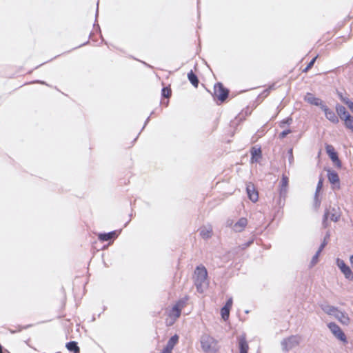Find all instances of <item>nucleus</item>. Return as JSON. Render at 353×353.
Listing matches in <instances>:
<instances>
[{
  "label": "nucleus",
  "instance_id": "1",
  "mask_svg": "<svg viewBox=\"0 0 353 353\" xmlns=\"http://www.w3.org/2000/svg\"><path fill=\"white\" fill-rule=\"evenodd\" d=\"M193 279L196 290L199 293H203L208 285V271L203 265L196 266Z\"/></svg>",
  "mask_w": 353,
  "mask_h": 353
},
{
  "label": "nucleus",
  "instance_id": "2",
  "mask_svg": "<svg viewBox=\"0 0 353 353\" xmlns=\"http://www.w3.org/2000/svg\"><path fill=\"white\" fill-rule=\"evenodd\" d=\"M201 346L205 353H217L219 352L218 341L209 334L201 336Z\"/></svg>",
  "mask_w": 353,
  "mask_h": 353
},
{
  "label": "nucleus",
  "instance_id": "3",
  "mask_svg": "<svg viewBox=\"0 0 353 353\" xmlns=\"http://www.w3.org/2000/svg\"><path fill=\"white\" fill-rule=\"evenodd\" d=\"M301 339V336L297 335H292L284 339L281 343L282 350L284 352H288L296 347L297 346H299Z\"/></svg>",
  "mask_w": 353,
  "mask_h": 353
},
{
  "label": "nucleus",
  "instance_id": "4",
  "mask_svg": "<svg viewBox=\"0 0 353 353\" xmlns=\"http://www.w3.org/2000/svg\"><path fill=\"white\" fill-rule=\"evenodd\" d=\"M229 90L224 88L221 83H216L214 86V96L221 102L225 101L228 97Z\"/></svg>",
  "mask_w": 353,
  "mask_h": 353
},
{
  "label": "nucleus",
  "instance_id": "5",
  "mask_svg": "<svg viewBox=\"0 0 353 353\" xmlns=\"http://www.w3.org/2000/svg\"><path fill=\"white\" fill-rule=\"evenodd\" d=\"M327 327H329L330 330L332 332V333L341 341L343 342L344 343H347V338L343 332V330L341 329V327L335 323H330L327 325Z\"/></svg>",
  "mask_w": 353,
  "mask_h": 353
},
{
  "label": "nucleus",
  "instance_id": "6",
  "mask_svg": "<svg viewBox=\"0 0 353 353\" xmlns=\"http://www.w3.org/2000/svg\"><path fill=\"white\" fill-rule=\"evenodd\" d=\"M336 264L345 277L350 281H353V272L350 268L347 265L343 260L339 259H337Z\"/></svg>",
  "mask_w": 353,
  "mask_h": 353
},
{
  "label": "nucleus",
  "instance_id": "7",
  "mask_svg": "<svg viewBox=\"0 0 353 353\" xmlns=\"http://www.w3.org/2000/svg\"><path fill=\"white\" fill-rule=\"evenodd\" d=\"M325 150L330 159L338 166L341 167V163L339 159L338 154L332 145H326Z\"/></svg>",
  "mask_w": 353,
  "mask_h": 353
},
{
  "label": "nucleus",
  "instance_id": "8",
  "mask_svg": "<svg viewBox=\"0 0 353 353\" xmlns=\"http://www.w3.org/2000/svg\"><path fill=\"white\" fill-rule=\"evenodd\" d=\"M304 100L311 105H314L316 106H319L321 108V107L324 106L323 101L319 98L314 97L312 93H307L304 97Z\"/></svg>",
  "mask_w": 353,
  "mask_h": 353
},
{
  "label": "nucleus",
  "instance_id": "9",
  "mask_svg": "<svg viewBox=\"0 0 353 353\" xmlns=\"http://www.w3.org/2000/svg\"><path fill=\"white\" fill-rule=\"evenodd\" d=\"M321 110L324 112L325 117L334 123L339 122V119L334 112L328 108L325 105L321 107Z\"/></svg>",
  "mask_w": 353,
  "mask_h": 353
},
{
  "label": "nucleus",
  "instance_id": "10",
  "mask_svg": "<svg viewBox=\"0 0 353 353\" xmlns=\"http://www.w3.org/2000/svg\"><path fill=\"white\" fill-rule=\"evenodd\" d=\"M248 225V219L242 217L238 220L232 226V230L235 232H242Z\"/></svg>",
  "mask_w": 353,
  "mask_h": 353
},
{
  "label": "nucleus",
  "instance_id": "11",
  "mask_svg": "<svg viewBox=\"0 0 353 353\" xmlns=\"http://www.w3.org/2000/svg\"><path fill=\"white\" fill-rule=\"evenodd\" d=\"M246 191L248 196V198L252 202H256L259 199L258 192L255 190L254 185L251 183L247 185Z\"/></svg>",
  "mask_w": 353,
  "mask_h": 353
},
{
  "label": "nucleus",
  "instance_id": "12",
  "mask_svg": "<svg viewBox=\"0 0 353 353\" xmlns=\"http://www.w3.org/2000/svg\"><path fill=\"white\" fill-rule=\"evenodd\" d=\"M288 185V178L287 176L283 174L281 180V185H280V190H279V194L280 197H285V195L287 194V189Z\"/></svg>",
  "mask_w": 353,
  "mask_h": 353
},
{
  "label": "nucleus",
  "instance_id": "13",
  "mask_svg": "<svg viewBox=\"0 0 353 353\" xmlns=\"http://www.w3.org/2000/svg\"><path fill=\"white\" fill-rule=\"evenodd\" d=\"M118 236V232L117 230L112 231L107 233H99L98 234V239L101 241H108L111 239H114Z\"/></svg>",
  "mask_w": 353,
  "mask_h": 353
},
{
  "label": "nucleus",
  "instance_id": "14",
  "mask_svg": "<svg viewBox=\"0 0 353 353\" xmlns=\"http://www.w3.org/2000/svg\"><path fill=\"white\" fill-rule=\"evenodd\" d=\"M239 353H248L249 346L244 335L238 337Z\"/></svg>",
  "mask_w": 353,
  "mask_h": 353
},
{
  "label": "nucleus",
  "instance_id": "15",
  "mask_svg": "<svg viewBox=\"0 0 353 353\" xmlns=\"http://www.w3.org/2000/svg\"><path fill=\"white\" fill-rule=\"evenodd\" d=\"M330 210V216L331 221L337 222L341 216L340 209L339 207L334 206L332 208H327Z\"/></svg>",
  "mask_w": 353,
  "mask_h": 353
},
{
  "label": "nucleus",
  "instance_id": "16",
  "mask_svg": "<svg viewBox=\"0 0 353 353\" xmlns=\"http://www.w3.org/2000/svg\"><path fill=\"white\" fill-rule=\"evenodd\" d=\"M333 316H334L336 319H338L341 323L344 325H347L350 321L347 315L345 312L339 310V309L334 314Z\"/></svg>",
  "mask_w": 353,
  "mask_h": 353
},
{
  "label": "nucleus",
  "instance_id": "17",
  "mask_svg": "<svg viewBox=\"0 0 353 353\" xmlns=\"http://www.w3.org/2000/svg\"><path fill=\"white\" fill-rule=\"evenodd\" d=\"M212 228L211 225L203 226L200 229V235L203 239H208L211 237Z\"/></svg>",
  "mask_w": 353,
  "mask_h": 353
},
{
  "label": "nucleus",
  "instance_id": "18",
  "mask_svg": "<svg viewBox=\"0 0 353 353\" xmlns=\"http://www.w3.org/2000/svg\"><path fill=\"white\" fill-rule=\"evenodd\" d=\"M327 178L330 183L335 185L336 183L339 184V177L336 171L327 170Z\"/></svg>",
  "mask_w": 353,
  "mask_h": 353
},
{
  "label": "nucleus",
  "instance_id": "19",
  "mask_svg": "<svg viewBox=\"0 0 353 353\" xmlns=\"http://www.w3.org/2000/svg\"><path fill=\"white\" fill-rule=\"evenodd\" d=\"M251 162H257L261 158V150L260 148H252L251 150Z\"/></svg>",
  "mask_w": 353,
  "mask_h": 353
},
{
  "label": "nucleus",
  "instance_id": "20",
  "mask_svg": "<svg viewBox=\"0 0 353 353\" xmlns=\"http://www.w3.org/2000/svg\"><path fill=\"white\" fill-rule=\"evenodd\" d=\"M336 110L338 115L340 117L341 119L345 120V118L347 115H350L349 112L346 110L345 108L343 105L337 104L336 105Z\"/></svg>",
  "mask_w": 353,
  "mask_h": 353
},
{
  "label": "nucleus",
  "instance_id": "21",
  "mask_svg": "<svg viewBox=\"0 0 353 353\" xmlns=\"http://www.w3.org/2000/svg\"><path fill=\"white\" fill-rule=\"evenodd\" d=\"M321 307L322 310L324 312H325L326 314H327L328 315H330V316H334V314L338 310L337 307L332 306V305H327V304H323V305H321Z\"/></svg>",
  "mask_w": 353,
  "mask_h": 353
},
{
  "label": "nucleus",
  "instance_id": "22",
  "mask_svg": "<svg viewBox=\"0 0 353 353\" xmlns=\"http://www.w3.org/2000/svg\"><path fill=\"white\" fill-rule=\"evenodd\" d=\"M188 79L194 87H198L199 81L197 76L193 72L192 70L188 73Z\"/></svg>",
  "mask_w": 353,
  "mask_h": 353
},
{
  "label": "nucleus",
  "instance_id": "23",
  "mask_svg": "<svg viewBox=\"0 0 353 353\" xmlns=\"http://www.w3.org/2000/svg\"><path fill=\"white\" fill-rule=\"evenodd\" d=\"M66 347L69 351L73 352L74 353L79 352V351H80V349H79L78 344L76 341H70V342L67 343Z\"/></svg>",
  "mask_w": 353,
  "mask_h": 353
},
{
  "label": "nucleus",
  "instance_id": "24",
  "mask_svg": "<svg viewBox=\"0 0 353 353\" xmlns=\"http://www.w3.org/2000/svg\"><path fill=\"white\" fill-rule=\"evenodd\" d=\"M179 341V336L176 334L171 336L168 340L165 347H168L170 350L172 351L174 345L177 343Z\"/></svg>",
  "mask_w": 353,
  "mask_h": 353
},
{
  "label": "nucleus",
  "instance_id": "25",
  "mask_svg": "<svg viewBox=\"0 0 353 353\" xmlns=\"http://www.w3.org/2000/svg\"><path fill=\"white\" fill-rule=\"evenodd\" d=\"M344 121L345 127L353 132V117L351 115L346 116Z\"/></svg>",
  "mask_w": 353,
  "mask_h": 353
},
{
  "label": "nucleus",
  "instance_id": "26",
  "mask_svg": "<svg viewBox=\"0 0 353 353\" xmlns=\"http://www.w3.org/2000/svg\"><path fill=\"white\" fill-rule=\"evenodd\" d=\"M230 308H229L228 307L223 306L221 308V315L222 319L224 321H226V320L228 319L229 316H230Z\"/></svg>",
  "mask_w": 353,
  "mask_h": 353
},
{
  "label": "nucleus",
  "instance_id": "27",
  "mask_svg": "<svg viewBox=\"0 0 353 353\" xmlns=\"http://www.w3.org/2000/svg\"><path fill=\"white\" fill-rule=\"evenodd\" d=\"M329 216H330V210L327 209H325L324 214H323V221H322L323 227L325 228H327L329 225V223H328Z\"/></svg>",
  "mask_w": 353,
  "mask_h": 353
},
{
  "label": "nucleus",
  "instance_id": "28",
  "mask_svg": "<svg viewBox=\"0 0 353 353\" xmlns=\"http://www.w3.org/2000/svg\"><path fill=\"white\" fill-rule=\"evenodd\" d=\"M323 187V179H320L316 186V192H315V203L316 205H320V201L317 199V194L321 190Z\"/></svg>",
  "mask_w": 353,
  "mask_h": 353
},
{
  "label": "nucleus",
  "instance_id": "29",
  "mask_svg": "<svg viewBox=\"0 0 353 353\" xmlns=\"http://www.w3.org/2000/svg\"><path fill=\"white\" fill-rule=\"evenodd\" d=\"M188 301V296H185V297L181 299L176 303V308L181 307V309L186 305L187 301Z\"/></svg>",
  "mask_w": 353,
  "mask_h": 353
},
{
  "label": "nucleus",
  "instance_id": "30",
  "mask_svg": "<svg viewBox=\"0 0 353 353\" xmlns=\"http://www.w3.org/2000/svg\"><path fill=\"white\" fill-rule=\"evenodd\" d=\"M30 327H31V325H27L26 326L18 325L17 327H16L17 329L9 328V331L12 334H14V333L21 332L23 329H27V328H28Z\"/></svg>",
  "mask_w": 353,
  "mask_h": 353
},
{
  "label": "nucleus",
  "instance_id": "31",
  "mask_svg": "<svg viewBox=\"0 0 353 353\" xmlns=\"http://www.w3.org/2000/svg\"><path fill=\"white\" fill-rule=\"evenodd\" d=\"M171 89L168 87H164L161 90V94L165 98H169L171 96Z\"/></svg>",
  "mask_w": 353,
  "mask_h": 353
},
{
  "label": "nucleus",
  "instance_id": "32",
  "mask_svg": "<svg viewBox=\"0 0 353 353\" xmlns=\"http://www.w3.org/2000/svg\"><path fill=\"white\" fill-rule=\"evenodd\" d=\"M292 123V119L291 117H288L285 119L282 120L280 122V127L281 128H285L286 125H290Z\"/></svg>",
  "mask_w": 353,
  "mask_h": 353
},
{
  "label": "nucleus",
  "instance_id": "33",
  "mask_svg": "<svg viewBox=\"0 0 353 353\" xmlns=\"http://www.w3.org/2000/svg\"><path fill=\"white\" fill-rule=\"evenodd\" d=\"M175 308H176V304L173 306V307L172 309V315H173L176 318H178L181 315V308L179 307H177V309H175Z\"/></svg>",
  "mask_w": 353,
  "mask_h": 353
},
{
  "label": "nucleus",
  "instance_id": "34",
  "mask_svg": "<svg viewBox=\"0 0 353 353\" xmlns=\"http://www.w3.org/2000/svg\"><path fill=\"white\" fill-rule=\"evenodd\" d=\"M317 59V56H316L315 57H314L310 62L309 63L307 64V65L306 66V68L303 70V72H305L307 71H308L314 64L316 60Z\"/></svg>",
  "mask_w": 353,
  "mask_h": 353
},
{
  "label": "nucleus",
  "instance_id": "35",
  "mask_svg": "<svg viewBox=\"0 0 353 353\" xmlns=\"http://www.w3.org/2000/svg\"><path fill=\"white\" fill-rule=\"evenodd\" d=\"M274 87H275V84L274 83L272 84L271 85L269 86V88L268 89L265 90L261 95H262L264 97H267L269 94L270 90L274 89Z\"/></svg>",
  "mask_w": 353,
  "mask_h": 353
},
{
  "label": "nucleus",
  "instance_id": "36",
  "mask_svg": "<svg viewBox=\"0 0 353 353\" xmlns=\"http://www.w3.org/2000/svg\"><path fill=\"white\" fill-rule=\"evenodd\" d=\"M254 242V239L252 238L251 240L248 241V242L243 243L240 245L241 249L245 250L249 246H250Z\"/></svg>",
  "mask_w": 353,
  "mask_h": 353
},
{
  "label": "nucleus",
  "instance_id": "37",
  "mask_svg": "<svg viewBox=\"0 0 353 353\" xmlns=\"http://www.w3.org/2000/svg\"><path fill=\"white\" fill-rule=\"evenodd\" d=\"M292 131L290 129H287V130H283L282 132L280 133L279 134V137L281 139H283L285 138L288 134H289L290 133H291Z\"/></svg>",
  "mask_w": 353,
  "mask_h": 353
},
{
  "label": "nucleus",
  "instance_id": "38",
  "mask_svg": "<svg viewBox=\"0 0 353 353\" xmlns=\"http://www.w3.org/2000/svg\"><path fill=\"white\" fill-rule=\"evenodd\" d=\"M288 154H289V157H288V161H289V163L290 165L292 164L293 163V161H294V157H293V154H292V148H290L289 150H288Z\"/></svg>",
  "mask_w": 353,
  "mask_h": 353
},
{
  "label": "nucleus",
  "instance_id": "39",
  "mask_svg": "<svg viewBox=\"0 0 353 353\" xmlns=\"http://www.w3.org/2000/svg\"><path fill=\"white\" fill-rule=\"evenodd\" d=\"M327 244V241H326V239H323V242L320 245L319 250H317L319 253H321L322 252V250L324 249Z\"/></svg>",
  "mask_w": 353,
  "mask_h": 353
},
{
  "label": "nucleus",
  "instance_id": "40",
  "mask_svg": "<svg viewBox=\"0 0 353 353\" xmlns=\"http://www.w3.org/2000/svg\"><path fill=\"white\" fill-rule=\"evenodd\" d=\"M232 303H233L232 298V297H230V298L227 300V301H226L225 304L224 305V306L228 307H229V308H230V309H231L232 305Z\"/></svg>",
  "mask_w": 353,
  "mask_h": 353
},
{
  "label": "nucleus",
  "instance_id": "41",
  "mask_svg": "<svg viewBox=\"0 0 353 353\" xmlns=\"http://www.w3.org/2000/svg\"><path fill=\"white\" fill-rule=\"evenodd\" d=\"M320 253H319V252L317 251L316 252V254L313 256L312 259V261L311 263L314 265L315 264L316 262H317V260H318V258H319V256Z\"/></svg>",
  "mask_w": 353,
  "mask_h": 353
},
{
  "label": "nucleus",
  "instance_id": "42",
  "mask_svg": "<svg viewBox=\"0 0 353 353\" xmlns=\"http://www.w3.org/2000/svg\"><path fill=\"white\" fill-rule=\"evenodd\" d=\"M346 105L353 113V102L352 101H350Z\"/></svg>",
  "mask_w": 353,
  "mask_h": 353
},
{
  "label": "nucleus",
  "instance_id": "43",
  "mask_svg": "<svg viewBox=\"0 0 353 353\" xmlns=\"http://www.w3.org/2000/svg\"><path fill=\"white\" fill-rule=\"evenodd\" d=\"M234 223H233V221L232 220H228L226 221V226L227 227H230L232 228V226H233Z\"/></svg>",
  "mask_w": 353,
  "mask_h": 353
},
{
  "label": "nucleus",
  "instance_id": "44",
  "mask_svg": "<svg viewBox=\"0 0 353 353\" xmlns=\"http://www.w3.org/2000/svg\"><path fill=\"white\" fill-rule=\"evenodd\" d=\"M172 352V350H170L168 347H165L163 350L161 351V352L160 353H171Z\"/></svg>",
  "mask_w": 353,
  "mask_h": 353
},
{
  "label": "nucleus",
  "instance_id": "45",
  "mask_svg": "<svg viewBox=\"0 0 353 353\" xmlns=\"http://www.w3.org/2000/svg\"><path fill=\"white\" fill-rule=\"evenodd\" d=\"M350 101V99H349V98H348V97H344V98H342V100H341V101H342L343 103H344L345 105H346V104H347Z\"/></svg>",
  "mask_w": 353,
  "mask_h": 353
},
{
  "label": "nucleus",
  "instance_id": "46",
  "mask_svg": "<svg viewBox=\"0 0 353 353\" xmlns=\"http://www.w3.org/2000/svg\"><path fill=\"white\" fill-rule=\"evenodd\" d=\"M149 121H150V117H148L146 119V120H145V123H144V125H143V128H142V130L145 127V125H147V123L149 122Z\"/></svg>",
  "mask_w": 353,
  "mask_h": 353
},
{
  "label": "nucleus",
  "instance_id": "47",
  "mask_svg": "<svg viewBox=\"0 0 353 353\" xmlns=\"http://www.w3.org/2000/svg\"><path fill=\"white\" fill-rule=\"evenodd\" d=\"M330 232H327V233L324 237V239H326V241H327V239L330 238Z\"/></svg>",
  "mask_w": 353,
  "mask_h": 353
},
{
  "label": "nucleus",
  "instance_id": "48",
  "mask_svg": "<svg viewBox=\"0 0 353 353\" xmlns=\"http://www.w3.org/2000/svg\"><path fill=\"white\" fill-rule=\"evenodd\" d=\"M350 260L351 265H352V268H353V255H352V256H351V257H350Z\"/></svg>",
  "mask_w": 353,
  "mask_h": 353
},
{
  "label": "nucleus",
  "instance_id": "49",
  "mask_svg": "<svg viewBox=\"0 0 353 353\" xmlns=\"http://www.w3.org/2000/svg\"><path fill=\"white\" fill-rule=\"evenodd\" d=\"M339 99H341V101L342 100V98H344V96H343V94L341 93H339Z\"/></svg>",
  "mask_w": 353,
  "mask_h": 353
},
{
  "label": "nucleus",
  "instance_id": "50",
  "mask_svg": "<svg viewBox=\"0 0 353 353\" xmlns=\"http://www.w3.org/2000/svg\"><path fill=\"white\" fill-rule=\"evenodd\" d=\"M339 99H341V101L342 100V98H344V96H343V94L341 93H339Z\"/></svg>",
  "mask_w": 353,
  "mask_h": 353
},
{
  "label": "nucleus",
  "instance_id": "51",
  "mask_svg": "<svg viewBox=\"0 0 353 353\" xmlns=\"http://www.w3.org/2000/svg\"><path fill=\"white\" fill-rule=\"evenodd\" d=\"M37 83H39L41 84H46V83L44 81H37Z\"/></svg>",
  "mask_w": 353,
  "mask_h": 353
},
{
  "label": "nucleus",
  "instance_id": "52",
  "mask_svg": "<svg viewBox=\"0 0 353 353\" xmlns=\"http://www.w3.org/2000/svg\"><path fill=\"white\" fill-rule=\"evenodd\" d=\"M98 15V10H97V13H96V16Z\"/></svg>",
  "mask_w": 353,
  "mask_h": 353
}]
</instances>
